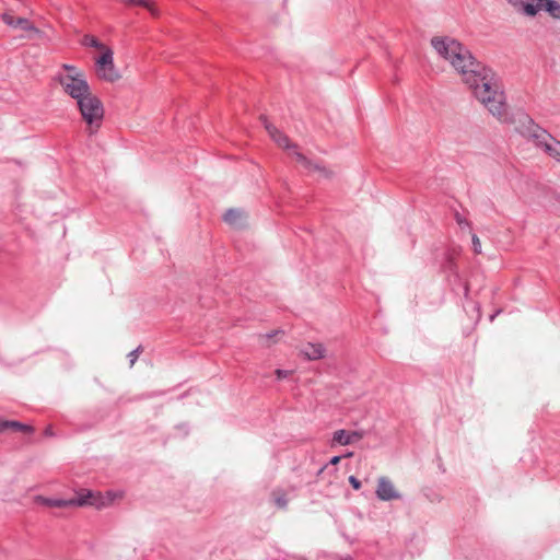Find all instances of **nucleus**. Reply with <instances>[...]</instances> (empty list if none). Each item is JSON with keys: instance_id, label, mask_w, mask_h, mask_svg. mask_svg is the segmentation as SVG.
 Here are the masks:
<instances>
[{"instance_id": "1", "label": "nucleus", "mask_w": 560, "mask_h": 560, "mask_svg": "<svg viewBox=\"0 0 560 560\" xmlns=\"http://www.w3.org/2000/svg\"><path fill=\"white\" fill-rule=\"evenodd\" d=\"M431 45L436 54L448 61L472 90L475 97L499 120L508 117L506 97L498 75L477 61L468 48L450 36H434Z\"/></svg>"}, {"instance_id": "2", "label": "nucleus", "mask_w": 560, "mask_h": 560, "mask_svg": "<svg viewBox=\"0 0 560 560\" xmlns=\"http://www.w3.org/2000/svg\"><path fill=\"white\" fill-rule=\"evenodd\" d=\"M265 129L271 137V139L282 149L291 150L292 154L296 159L299 163H301L305 168L310 171L318 172L323 177L329 178L332 175V172L326 168L323 165L317 163H313L305 155L298 151V145L291 143L289 138L281 133L272 124H270L265 117H261Z\"/></svg>"}, {"instance_id": "3", "label": "nucleus", "mask_w": 560, "mask_h": 560, "mask_svg": "<svg viewBox=\"0 0 560 560\" xmlns=\"http://www.w3.org/2000/svg\"><path fill=\"white\" fill-rule=\"evenodd\" d=\"M265 129L271 137V139L282 149L291 150L292 154L296 159L299 163H301L305 168L310 171L318 172L323 177L329 178L332 175V172L326 168L323 165L317 163H313L305 155L298 151V145L291 143L289 138L281 133L272 124H270L265 117H261Z\"/></svg>"}, {"instance_id": "4", "label": "nucleus", "mask_w": 560, "mask_h": 560, "mask_svg": "<svg viewBox=\"0 0 560 560\" xmlns=\"http://www.w3.org/2000/svg\"><path fill=\"white\" fill-rule=\"evenodd\" d=\"M521 128V132L525 137L533 140L547 154L560 161V141L556 140L547 130L536 125L528 116H525Z\"/></svg>"}, {"instance_id": "5", "label": "nucleus", "mask_w": 560, "mask_h": 560, "mask_svg": "<svg viewBox=\"0 0 560 560\" xmlns=\"http://www.w3.org/2000/svg\"><path fill=\"white\" fill-rule=\"evenodd\" d=\"M84 121L89 125L90 133H94L104 117V107L98 97L90 93L77 103Z\"/></svg>"}, {"instance_id": "6", "label": "nucleus", "mask_w": 560, "mask_h": 560, "mask_svg": "<svg viewBox=\"0 0 560 560\" xmlns=\"http://www.w3.org/2000/svg\"><path fill=\"white\" fill-rule=\"evenodd\" d=\"M36 502L50 506V508H73V506H85L92 505L96 508H101L103 502L100 499L95 498L93 492L86 491L85 493H81L75 498L65 500V499H50L42 495H37L35 499Z\"/></svg>"}, {"instance_id": "7", "label": "nucleus", "mask_w": 560, "mask_h": 560, "mask_svg": "<svg viewBox=\"0 0 560 560\" xmlns=\"http://www.w3.org/2000/svg\"><path fill=\"white\" fill-rule=\"evenodd\" d=\"M57 80L65 93L74 98L77 103L91 93L90 85L82 72H75V74H58Z\"/></svg>"}, {"instance_id": "8", "label": "nucleus", "mask_w": 560, "mask_h": 560, "mask_svg": "<svg viewBox=\"0 0 560 560\" xmlns=\"http://www.w3.org/2000/svg\"><path fill=\"white\" fill-rule=\"evenodd\" d=\"M113 50L106 48L95 61V72L98 79L114 83L120 79V73L114 65Z\"/></svg>"}, {"instance_id": "9", "label": "nucleus", "mask_w": 560, "mask_h": 560, "mask_svg": "<svg viewBox=\"0 0 560 560\" xmlns=\"http://www.w3.org/2000/svg\"><path fill=\"white\" fill-rule=\"evenodd\" d=\"M376 495L382 501L398 500L401 498L394 483L387 477L378 478Z\"/></svg>"}, {"instance_id": "10", "label": "nucleus", "mask_w": 560, "mask_h": 560, "mask_svg": "<svg viewBox=\"0 0 560 560\" xmlns=\"http://www.w3.org/2000/svg\"><path fill=\"white\" fill-rule=\"evenodd\" d=\"M223 219L225 223L235 230H242L247 226V213L241 209H229Z\"/></svg>"}, {"instance_id": "11", "label": "nucleus", "mask_w": 560, "mask_h": 560, "mask_svg": "<svg viewBox=\"0 0 560 560\" xmlns=\"http://www.w3.org/2000/svg\"><path fill=\"white\" fill-rule=\"evenodd\" d=\"M363 436V431L337 430L334 432L332 443H337L339 445H350L360 441Z\"/></svg>"}, {"instance_id": "12", "label": "nucleus", "mask_w": 560, "mask_h": 560, "mask_svg": "<svg viewBox=\"0 0 560 560\" xmlns=\"http://www.w3.org/2000/svg\"><path fill=\"white\" fill-rule=\"evenodd\" d=\"M302 354L311 361L319 360L325 358L326 349L322 343L308 342L302 350Z\"/></svg>"}, {"instance_id": "13", "label": "nucleus", "mask_w": 560, "mask_h": 560, "mask_svg": "<svg viewBox=\"0 0 560 560\" xmlns=\"http://www.w3.org/2000/svg\"><path fill=\"white\" fill-rule=\"evenodd\" d=\"M1 19L8 26L22 31H24L27 24L30 23L28 19L15 16L12 14V12H3L1 14Z\"/></svg>"}, {"instance_id": "14", "label": "nucleus", "mask_w": 560, "mask_h": 560, "mask_svg": "<svg viewBox=\"0 0 560 560\" xmlns=\"http://www.w3.org/2000/svg\"><path fill=\"white\" fill-rule=\"evenodd\" d=\"M508 2L514 8H522L524 14L528 16L536 15L537 12L542 9V4L540 2H538L537 4L525 3L522 0H508Z\"/></svg>"}, {"instance_id": "15", "label": "nucleus", "mask_w": 560, "mask_h": 560, "mask_svg": "<svg viewBox=\"0 0 560 560\" xmlns=\"http://www.w3.org/2000/svg\"><path fill=\"white\" fill-rule=\"evenodd\" d=\"M542 4V9L547 11L552 18L560 19V3L556 0H537Z\"/></svg>"}, {"instance_id": "16", "label": "nucleus", "mask_w": 560, "mask_h": 560, "mask_svg": "<svg viewBox=\"0 0 560 560\" xmlns=\"http://www.w3.org/2000/svg\"><path fill=\"white\" fill-rule=\"evenodd\" d=\"M24 32H25V35H23L22 37L25 39L31 40V39H43L44 38V33L39 28H37L31 21L27 24V26L25 27Z\"/></svg>"}, {"instance_id": "17", "label": "nucleus", "mask_w": 560, "mask_h": 560, "mask_svg": "<svg viewBox=\"0 0 560 560\" xmlns=\"http://www.w3.org/2000/svg\"><path fill=\"white\" fill-rule=\"evenodd\" d=\"M126 4L139 5L148 9L153 16L159 15L158 9L150 0H121Z\"/></svg>"}, {"instance_id": "18", "label": "nucleus", "mask_w": 560, "mask_h": 560, "mask_svg": "<svg viewBox=\"0 0 560 560\" xmlns=\"http://www.w3.org/2000/svg\"><path fill=\"white\" fill-rule=\"evenodd\" d=\"M271 498L275 502V504L279 508V509H287L288 506V499H287V494L283 490L281 489H276L272 491L271 493Z\"/></svg>"}, {"instance_id": "19", "label": "nucleus", "mask_w": 560, "mask_h": 560, "mask_svg": "<svg viewBox=\"0 0 560 560\" xmlns=\"http://www.w3.org/2000/svg\"><path fill=\"white\" fill-rule=\"evenodd\" d=\"M82 44L84 46H91L93 48L100 49L102 51H105L107 48L104 44H102L96 37L92 35H85L82 39Z\"/></svg>"}, {"instance_id": "20", "label": "nucleus", "mask_w": 560, "mask_h": 560, "mask_svg": "<svg viewBox=\"0 0 560 560\" xmlns=\"http://www.w3.org/2000/svg\"><path fill=\"white\" fill-rule=\"evenodd\" d=\"M282 334V330H273L269 334L260 335L259 342L264 347H270L272 342H276L275 338Z\"/></svg>"}, {"instance_id": "21", "label": "nucleus", "mask_w": 560, "mask_h": 560, "mask_svg": "<svg viewBox=\"0 0 560 560\" xmlns=\"http://www.w3.org/2000/svg\"><path fill=\"white\" fill-rule=\"evenodd\" d=\"M9 429L32 433L34 429L31 425L23 424L19 421L9 420Z\"/></svg>"}, {"instance_id": "22", "label": "nucleus", "mask_w": 560, "mask_h": 560, "mask_svg": "<svg viewBox=\"0 0 560 560\" xmlns=\"http://www.w3.org/2000/svg\"><path fill=\"white\" fill-rule=\"evenodd\" d=\"M471 242L475 254H481V243L476 234L471 235Z\"/></svg>"}, {"instance_id": "23", "label": "nucleus", "mask_w": 560, "mask_h": 560, "mask_svg": "<svg viewBox=\"0 0 560 560\" xmlns=\"http://www.w3.org/2000/svg\"><path fill=\"white\" fill-rule=\"evenodd\" d=\"M455 221L460 226H470V222L466 220L459 212L455 213Z\"/></svg>"}, {"instance_id": "24", "label": "nucleus", "mask_w": 560, "mask_h": 560, "mask_svg": "<svg viewBox=\"0 0 560 560\" xmlns=\"http://www.w3.org/2000/svg\"><path fill=\"white\" fill-rule=\"evenodd\" d=\"M142 352V348L141 347H138L137 349H135L133 351H131L128 357H129V360H130V365L132 366L136 362V360L138 359L139 354Z\"/></svg>"}, {"instance_id": "25", "label": "nucleus", "mask_w": 560, "mask_h": 560, "mask_svg": "<svg viewBox=\"0 0 560 560\" xmlns=\"http://www.w3.org/2000/svg\"><path fill=\"white\" fill-rule=\"evenodd\" d=\"M275 373L277 375V378L281 380V378L288 377L291 374V371L278 369V370H276Z\"/></svg>"}, {"instance_id": "26", "label": "nucleus", "mask_w": 560, "mask_h": 560, "mask_svg": "<svg viewBox=\"0 0 560 560\" xmlns=\"http://www.w3.org/2000/svg\"><path fill=\"white\" fill-rule=\"evenodd\" d=\"M349 482L355 490H359L361 488V481L354 476L349 477Z\"/></svg>"}, {"instance_id": "27", "label": "nucleus", "mask_w": 560, "mask_h": 560, "mask_svg": "<svg viewBox=\"0 0 560 560\" xmlns=\"http://www.w3.org/2000/svg\"><path fill=\"white\" fill-rule=\"evenodd\" d=\"M62 68L68 71L67 74H75V72H79L78 69L74 66L71 65H63Z\"/></svg>"}, {"instance_id": "28", "label": "nucleus", "mask_w": 560, "mask_h": 560, "mask_svg": "<svg viewBox=\"0 0 560 560\" xmlns=\"http://www.w3.org/2000/svg\"><path fill=\"white\" fill-rule=\"evenodd\" d=\"M9 430V420L0 419V433Z\"/></svg>"}, {"instance_id": "29", "label": "nucleus", "mask_w": 560, "mask_h": 560, "mask_svg": "<svg viewBox=\"0 0 560 560\" xmlns=\"http://www.w3.org/2000/svg\"><path fill=\"white\" fill-rule=\"evenodd\" d=\"M340 460H341V456H334V457L330 459L329 464H330V465H337Z\"/></svg>"}, {"instance_id": "30", "label": "nucleus", "mask_w": 560, "mask_h": 560, "mask_svg": "<svg viewBox=\"0 0 560 560\" xmlns=\"http://www.w3.org/2000/svg\"><path fill=\"white\" fill-rule=\"evenodd\" d=\"M45 434L48 435V436H51L54 433H52V430L50 427H48L45 431Z\"/></svg>"}, {"instance_id": "31", "label": "nucleus", "mask_w": 560, "mask_h": 560, "mask_svg": "<svg viewBox=\"0 0 560 560\" xmlns=\"http://www.w3.org/2000/svg\"><path fill=\"white\" fill-rule=\"evenodd\" d=\"M467 292H468V287L465 285V294H467Z\"/></svg>"}, {"instance_id": "32", "label": "nucleus", "mask_w": 560, "mask_h": 560, "mask_svg": "<svg viewBox=\"0 0 560 560\" xmlns=\"http://www.w3.org/2000/svg\"><path fill=\"white\" fill-rule=\"evenodd\" d=\"M325 467H323L322 469H319L318 474H322L324 471Z\"/></svg>"}]
</instances>
